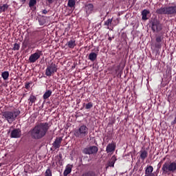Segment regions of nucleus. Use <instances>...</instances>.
<instances>
[{"label":"nucleus","mask_w":176,"mask_h":176,"mask_svg":"<svg viewBox=\"0 0 176 176\" xmlns=\"http://www.w3.org/2000/svg\"><path fill=\"white\" fill-rule=\"evenodd\" d=\"M109 41H111V37H109Z\"/></svg>","instance_id":"a19ab883"},{"label":"nucleus","mask_w":176,"mask_h":176,"mask_svg":"<svg viewBox=\"0 0 176 176\" xmlns=\"http://www.w3.org/2000/svg\"><path fill=\"white\" fill-rule=\"evenodd\" d=\"M45 176H52V170L50 168H47L45 173Z\"/></svg>","instance_id":"c756f323"},{"label":"nucleus","mask_w":176,"mask_h":176,"mask_svg":"<svg viewBox=\"0 0 176 176\" xmlns=\"http://www.w3.org/2000/svg\"><path fill=\"white\" fill-rule=\"evenodd\" d=\"M93 107V102H89L87 104H85V109H91Z\"/></svg>","instance_id":"c85d7f7f"},{"label":"nucleus","mask_w":176,"mask_h":176,"mask_svg":"<svg viewBox=\"0 0 176 176\" xmlns=\"http://www.w3.org/2000/svg\"><path fill=\"white\" fill-rule=\"evenodd\" d=\"M109 167H111V161H109L106 168H109Z\"/></svg>","instance_id":"4c0bfd02"},{"label":"nucleus","mask_w":176,"mask_h":176,"mask_svg":"<svg viewBox=\"0 0 176 176\" xmlns=\"http://www.w3.org/2000/svg\"><path fill=\"white\" fill-rule=\"evenodd\" d=\"M46 1V5L47 6H50L52 3H53L56 0H45Z\"/></svg>","instance_id":"2f4dec72"},{"label":"nucleus","mask_w":176,"mask_h":176,"mask_svg":"<svg viewBox=\"0 0 176 176\" xmlns=\"http://www.w3.org/2000/svg\"><path fill=\"white\" fill-rule=\"evenodd\" d=\"M58 66L56 65L54 63H51L50 65L47 66V68L45 69V75L46 76H48V78H50V76H53L56 72H57V70Z\"/></svg>","instance_id":"423d86ee"},{"label":"nucleus","mask_w":176,"mask_h":176,"mask_svg":"<svg viewBox=\"0 0 176 176\" xmlns=\"http://www.w3.org/2000/svg\"><path fill=\"white\" fill-rule=\"evenodd\" d=\"M66 46L68 47L69 49H74V47L76 46V41H75L74 39L69 41L67 43Z\"/></svg>","instance_id":"ddd939ff"},{"label":"nucleus","mask_w":176,"mask_h":176,"mask_svg":"<svg viewBox=\"0 0 176 176\" xmlns=\"http://www.w3.org/2000/svg\"><path fill=\"white\" fill-rule=\"evenodd\" d=\"M158 166H160V164H158Z\"/></svg>","instance_id":"c03bdc74"},{"label":"nucleus","mask_w":176,"mask_h":176,"mask_svg":"<svg viewBox=\"0 0 176 176\" xmlns=\"http://www.w3.org/2000/svg\"><path fill=\"white\" fill-rule=\"evenodd\" d=\"M21 111L15 109L13 111H6L2 113L3 119H5L9 124H12L20 116Z\"/></svg>","instance_id":"f03ea898"},{"label":"nucleus","mask_w":176,"mask_h":176,"mask_svg":"<svg viewBox=\"0 0 176 176\" xmlns=\"http://www.w3.org/2000/svg\"><path fill=\"white\" fill-rule=\"evenodd\" d=\"M80 176H96V172L93 170H87L84 172Z\"/></svg>","instance_id":"a211bd4d"},{"label":"nucleus","mask_w":176,"mask_h":176,"mask_svg":"<svg viewBox=\"0 0 176 176\" xmlns=\"http://www.w3.org/2000/svg\"><path fill=\"white\" fill-rule=\"evenodd\" d=\"M150 12L148 10H144L142 12V19L143 20H148V19H149V16H148V15L149 14Z\"/></svg>","instance_id":"2eb2a0df"},{"label":"nucleus","mask_w":176,"mask_h":176,"mask_svg":"<svg viewBox=\"0 0 176 176\" xmlns=\"http://www.w3.org/2000/svg\"><path fill=\"white\" fill-rule=\"evenodd\" d=\"M52 90H47L43 96V100H47V98L52 96Z\"/></svg>","instance_id":"aec40b11"},{"label":"nucleus","mask_w":176,"mask_h":176,"mask_svg":"<svg viewBox=\"0 0 176 176\" xmlns=\"http://www.w3.org/2000/svg\"><path fill=\"white\" fill-rule=\"evenodd\" d=\"M63 141V138L61 137L56 138L54 143L52 144L54 148L55 149H58L61 145V142Z\"/></svg>","instance_id":"f8f14e48"},{"label":"nucleus","mask_w":176,"mask_h":176,"mask_svg":"<svg viewBox=\"0 0 176 176\" xmlns=\"http://www.w3.org/2000/svg\"><path fill=\"white\" fill-rule=\"evenodd\" d=\"M21 137V129H14L11 131L10 138H20Z\"/></svg>","instance_id":"9d476101"},{"label":"nucleus","mask_w":176,"mask_h":176,"mask_svg":"<svg viewBox=\"0 0 176 176\" xmlns=\"http://www.w3.org/2000/svg\"><path fill=\"white\" fill-rule=\"evenodd\" d=\"M103 140L104 142H109V140H111V136H105Z\"/></svg>","instance_id":"473e14b6"},{"label":"nucleus","mask_w":176,"mask_h":176,"mask_svg":"<svg viewBox=\"0 0 176 176\" xmlns=\"http://www.w3.org/2000/svg\"><path fill=\"white\" fill-rule=\"evenodd\" d=\"M29 45H30V38H25L23 42V47H24V49H27Z\"/></svg>","instance_id":"b1692460"},{"label":"nucleus","mask_w":176,"mask_h":176,"mask_svg":"<svg viewBox=\"0 0 176 176\" xmlns=\"http://www.w3.org/2000/svg\"><path fill=\"white\" fill-rule=\"evenodd\" d=\"M117 159H116V156L113 155L111 157V167H114L115 166V162H116Z\"/></svg>","instance_id":"a878e982"},{"label":"nucleus","mask_w":176,"mask_h":176,"mask_svg":"<svg viewBox=\"0 0 176 176\" xmlns=\"http://www.w3.org/2000/svg\"><path fill=\"white\" fill-rule=\"evenodd\" d=\"M158 166H160V164H158Z\"/></svg>","instance_id":"37998d69"},{"label":"nucleus","mask_w":176,"mask_h":176,"mask_svg":"<svg viewBox=\"0 0 176 176\" xmlns=\"http://www.w3.org/2000/svg\"><path fill=\"white\" fill-rule=\"evenodd\" d=\"M12 50H20V44H19L17 43H14Z\"/></svg>","instance_id":"7c9ffc66"},{"label":"nucleus","mask_w":176,"mask_h":176,"mask_svg":"<svg viewBox=\"0 0 176 176\" xmlns=\"http://www.w3.org/2000/svg\"><path fill=\"white\" fill-rule=\"evenodd\" d=\"M157 14H169L174 16L176 14V5L169 7H162L156 10Z\"/></svg>","instance_id":"20e7f679"},{"label":"nucleus","mask_w":176,"mask_h":176,"mask_svg":"<svg viewBox=\"0 0 176 176\" xmlns=\"http://www.w3.org/2000/svg\"><path fill=\"white\" fill-rule=\"evenodd\" d=\"M158 166H160V164H158Z\"/></svg>","instance_id":"79ce46f5"},{"label":"nucleus","mask_w":176,"mask_h":176,"mask_svg":"<svg viewBox=\"0 0 176 176\" xmlns=\"http://www.w3.org/2000/svg\"><path fill=\"white\" fill-rule=\"evenodd\" d=\"M43 14H47V10H43Z\"/></svg>","instance_id":"58836bf2"},{"label":"nucleus","mask_w":176,"mask_h":176,"mask_svg":"<svg viewBox=\"0 0 176 176\" xmlns=\"http://www.w3.org/2000/svg\"><path fill=\"white\" fill-rule=\"evenodd\" d=\"M162 23L157 19H154L151 23V29L153 32H160L162 30Z\"/></svg>","instance_id":"1a4fd4ad"},{"label":"nucleus","mask_w":176,"mask_h":176,"mask_svg":"<svg viewBox=\"0 0 176 176\" xmlns=\"http://www.w3.org/2000/svg\"><path fill=\"white\" fill-rule=\"evenodd\" d=\"M106 151L107 152V153H109V152H111V143H109L107 146V148H106Z\"/></svg>","instance_id":"f704fd0d"},{"label":"nucleus","mask_w":176,"mask_h":176,"mask_svg":"<svg viewBox=\"0 0 176 176\" xmlns=\"http://www.w3.org/2000/svg\"><path fill=\"white\" fill-rule=\"evenodd\" d=\"M116 148V146L115 145V144L111 143V152H113V151H115Z\"/></svg>","instance_id":"72a5a7b5"},{"label":"nucleus","mask_w":176,"mask_h":176,"mask_svg":"<svg viewBox=\"0 0 176 176\" xmlns=\"http://www.w3.org/2000/svg\"><path fill=\"white\" fill-rule=\"evenodd\" d=\"M36 5V0H30L29 7L32 8V6H35Z\"/></svg>","instance_id":"bb28decb"},{"label":"nucleus","mask_w":176,"mask_h":176,"mask_svg":"<svg viewBox=\"0 0 176 176\" xmlns=\"http://www.w3.org/2000/svg\"><path fill=\"white\" fill-rule=\"evenodd\" d=\"M31 85H32V82H26L25 83V89H26V90H30V87H31Z\"/></svg>","instance_id":"cd10ccee"},{"label":"nucleus","mask_w":176,"mask_h":176,"mask_svg":"<svg viewBox=\"0 0 176 176\" xmlns=\"http://www.w3.org/2000/svg\"><path fill=\"white\" fill-rule=\"evenodd\" d=\"M89 134V128L86 125H80L74 130V135L76 138H85Z\"/></svg>","instance_id":"39448f33"},{"label":"nucleus","mask_w":176,"mask_h":176,"mask_svg":"<svg viewBox=\"0 0 176 176\" xmlns=\"http://www.w3.org/2000/svg\"><path fill=\"white\" fill-rule=\"evenodd\" d=\"M156 42H157V43H160V42H162V36H157Z\"/></svg>","instance_id":"c9c22d12"},{"label":"nucleus","mask_w":176,"mask_h":176,"mask_svg":"<svg viewBox=\"0 0 176 176\" xmlns=\"http://www.w3.org/2000/svg\"><path fill=\"white\" fill-rule=\"evenodd\" d=\"M105 25H109V24H111V19H109L105 23H104Z\"/></svg>","instance_id":"e433bc0d"},{"label":"nucleus","mask_w":176,"mask_h":176,"mask_svg":"<svg viewBox=\"0 0 176 176\" xmlns=\"http://www.w3.org/2000/svg\"><path fill=\"white\" fill-rule=\"evenodd\" d=\"M98 152V147L96 146H91L89 147L85 148L82 151V153L85 155H96Z\"/></svg>","instance_id":"0eeeda50"},{"label":"nucleus","mask_w":176,"mask_h":176,"mask_svg":"<svg viewBox=\"0 0 176 176\" xmlns=\"http://www.w3.org/2000/svg\"><path fill=\"white\" fill-rule=\"evenodd\" d=\"M94 8V6H93L92 3H89L85 6V9L87 12H88L89 13H90V12H91Z\"/></svg>","instance_id":"412c9836"},{"label":"nucleus","mask_w":176,"mask_h":176,"mask_svg":"<svg viewBox=\"0 0 176 176\" xmlns=\"http://www.w3.org/2000/svg\"><path fill=\"white\" fill-rule=\"evenodd\" d=\"M75 0H68L67 6H69V8H75Z\"/></svg>","instance_id":"393cba45"},{"label":"nucleus","mask_w":176,"mask_h":176,"mask_svg":"<svg viewBox=\"0 0 176 176\" xmlns=\"http://www.w3.org/2000/svg\"><path fill=\"white\" fill-rule=\"evenodd\" d=\"M162 174H167L170 175V174H173L176 173V162H166L162 165Z\"/></svg>","instance_id":"7ed1b4c3"},{"label":"nucleus","mask_w":176,"mask_h":176,"mask_svg":"<svg viewBox=\"0 0 176 176\" xmlns=\"http://www.w3.org/2000/svg\"><path fill=\"white\" fill-rule=\"evenodd\" d=\"M29 105H30V107H32V104L35 103V101H36V96H34V95H30L29 99Z\"/></svg>","instance_id":"f3484780"},{"label":"nucleus","mask_w":176,"mask_h":176,"mask_svg":"<svg viewBox=\"0 0 176 176\" xmlns=\"http://www.w3.org/2000/svg\"><path fill=\"white\" fill-rule=\"evenodd\" d=\"M72 171V165H67L65 167V169L63 172V175L67 176L69 174H71Z\"/></svg>","instance_id":"4468645a"},{"label":"nucleus","mask_w":176,"mask_h":176,"mask_svg":"<svg viewBox=\"0 0 176 176\" xmlns=\"http://www.w3.org/2000/svg\"><path fill=\"white\" fill-rule=\"evenodd\" d=\"M140 157L142 160H145L148 157V151L144 150L140 151Z\"/></svg>","instance_id":"6ab92c4d"},{"label":"nucleus","mask_w":176,"mask_h":176,"mask_svg":"<svg viewBox=\"0 0 176 176\" xmlns=\"http://www.w3.org/2000/svg\"><path fill=\"white\" fill-rule=\"evenodd\" d=\"M41 56H43L42 51L37 50L34 54H32L29 57L30 63H36L37 60H39Z\"/></svg>","instance_id":"6e6552de"},{"label":"nucleus","mask_w":176,"mask_h":176,"mask_svg":"<svg viewBox=\"0 0 176 176\" xmlns=\"http://www.w3.org/2000/svg\"><path fill=\"white\" fill-rule=\"evenodd\" d=\"M88 58L90 61H96L97 60V54L96 52H91L89 54Z\"/></svg>","instance_id":"dca6fc26"},{"label":"nucleus","mask_w":176,"mask_h":176,"mask_svg":"<svg viewBox=\"0 0 176 176\" xmlns=\"http://www.w3.org/2000/svg\"><path fill=\"white\" fill-rule=\"evenodd\" d=\"M144 176H155V173H153V166H146Z\"/></svg>","instance_id":"9b49d317"},{"label":"nucleus","mask_w":176,"mask_h":176,"mask_svg":"<svg viewBox=\"0 0 176 176\" xmlns=\"http://www.w3.org/2000/svg\"><path fill=\"white\" fill-rule=\"evenodd\" d=\"M8 9H9V5H8L7 3L3 4V6H0V12H6V10H8Z\"/></svg>","instance_id":"4be33fe9"},{"label":"nucleus","mask_w":176,"mask_h":176,"mask_svg":"<svg viewBox=\"0 0 176 176\" xmlns=\"http://www.w3.org/2000/svg\"><path fill=\"white\" fill-rule=\"evenodd\" d=\"M50 129V124L48 122H41L30 129L29 133L33 140H42L46 136Z\"/></svg>","instance_id":"f257e3e1"},{"label":"nucleus","mask_w":176,"mask_h":176,"mask_svg":"<svg viewBox=\"0 0 176 176\" xmlns=\"http://www.w3.org/2000/svg\"><path fill=\"white\" fill-rule=\"evenodd\" d=\"M21 1V2H22L23 3H25V1H27V0H20Z\"/></svg>","instance_id":"ea45409f"},{"label":"nucleus","mask_w":176,"mask_h":176,"mask_svg":"<svg viewBox=\"0 0 176 176\" xmlns=\"http://www.w3.org/2000/svg\"><path fill=\"white\" fill-rule=\"evenodd\" d=\"M1 77L3 80H8L9 79V72H3L1 74Z\"/></svg>","instance_id":"5701e85b"}]
</instances>
